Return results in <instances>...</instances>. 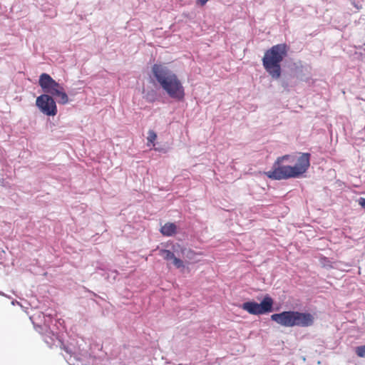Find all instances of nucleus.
<instances>
[{
  "label": "nucleus",
  "instance_id": "1",
  "mask_svg": "<svg viewBox=\"0 0 365 365\" xmlns=\"http://www.w3.org/2000/svg\"><path fill=\"white\" fill-rule=\"evenodd\" d=\"M311 155L308 153H300L294 166L284 165L282 163L289 160L292 163L295 156L285 155L277 158L273 164L272 170L265 172L264 175L272 180H280L295 178L305 173L310 166Z\"/></svg>",
  "mask_w": 365,
  "mask_h": 365
},
{
  "label": "nucleus",
  "instance_id": "2",
  "mask_svg": "<svg viewBox=\"0 0 365 365\" xmlns=\"http://www.w3.org/2000/svg\"><path fill=\"white\" fill-rule=\"evenodd\" d=\"M151 72L154 79L170 98L178 101L184 100L185 93L182 83L165 63H155Z\"/></svg>",
  "mask_w": 365,
  "mask_h": 365
},
{
  "label": "nucleus",
  "instance_id": "3",
  "mask_svg": "<svg viewBox=\"0 0 365 365\" xmlns=\"http://www.w3.org/2000/svg\"><path fill=\"white\" fill-rule=\"evenodd\" d=\"M289 46L279 43L267 49L262 59V66L272 79H279L282 74L281 63L287 57Z\"/></svg>",
  "mask_w": 365,
  "mask_h": 365
},
{
  "label": "nucleus",
  "instance_id": "4",
  "mask_svg": "<svg viewBox=\"0 0 365 365\" xmlns=\"http://www.w3.org/2000/svg\"><path fill=\"white\" fill-rule=\"evenodd\" d=\"M272 321L286 327H307L313 325L314 317L310 313L284 311L271 316Z\"/></svg>",
  "mask_w": 365,
  "mask_h": 365
},
{
  "label": "nucleus",
  "instance_id": "5",
  "mask_svg": "<svg viewBox=\"0 0 365 365\" xmlns=\"http://www.w3.org/2000/svg\"><path fill=\"white\" fill-rule=\"evenodd\" d=\"M273 299L268 295L265 296L261 303L247 302L242 304V309L250 314L259 315L270 312L272 309Z\"/></svg>",
  "mask_w": 365,
  "mask_h": 365
},
{
  "label": "nucleus",
  "instance_id": "6",
  "mask_svg": "<svg viewBox=\"0 0 365 365\" xmlns=\"http://www.w3.org/2000/svg\"><path fill=\"white\" fill-rule=\"evenodd\" d=\"M36 105L43 114H57L56 101L50 94H41L36 98Z\"/></svg>",
  "mask_w": 365,
  "mask_h": 365
},
{
  "label": "nucleus",
  "instance_id": "7",
  "mask_svg": "<svg viewBox=\"0 0 365 365\" xmlns=\"http://www.w3.org/2000/svg\"><path fill=\"white\" fill-rule=\"evenodd\" d=\"M38 85L44 92L43 94L50 95H52L61 86L59 83L46 73H43L39 76Z\"/></svg>",
  "mask_w": 365,
  "mask_h": 365
},
{
  "label": "nucleus",
  "instance_id": "8",
  "mask_svg": "<svg viewBox=\"0 0 365 365\" xmlns=\"http://www.w3.org/2000/svg\"><path fill=\"white\" fill-rule=\"evenodd\" d=\"M159 254L160 256L163 257L165 260H172L173 264L178 269L184 268V263L182 260L176 257L173 252L168 250L162 249L159 251Z\"/></svg>",
  "mask_w": 365,
  "mask_h": 365
},
{
  "label": "nucleus",
  "instance_id": "9",
  "mask_svg": "<svg viewBox=\"0 0 365 365\" xmlns=\"http://www.w3.org/2000/svg\"><path fill=\"white\" fill-rule=\"evenodd\" d=\"M53 98H56V101L60 104H66L68 102V97L63 86L61 85L55 92L52 94Z\"/></svg>",
  "mask_w": 365,
  "mask_h": 365
},
{
  "label": "nucleus",
  "instance_id": "10",
  "mask_svg": "<svg viewBox=\"0 0 365 365\" xmlns=\"http://www.w3.org/2000/svg\"><path fill=\"white\" fill-rule=\"evenodd\" d=\"M177 227L174 223L168 222L165 224L161 228L160 232L165 236H172L175 234Z\"/></svg>",
  "mask_w": 365,
  "mask_h": 365
},
{
  "label": "nucleus",
  "instance_id": "11",
  "mask_svg": "<svg viewBox=\"0 0 365 365\" xmlns=\"http://www.w3.org/2000/svg\"><path fill=\"white\" fill-rule=\"evenodd\" d=\"M157 138V135L156 133L153 131V130H149L148 131V137H147V140H148V145H150V144L154 146L155 145V140H156Z\"/></svg>",
  "mask_w": 365,
  "mask_h": 365
},
{
  "label": "nucleus",
  "instance_id": "12",
  "mask_svg": "<svg viewBox=\"0 0 365 365\" xmlns=\"http://www.w3.org/2000/svg\"><path fill=\"white\" fill-rule=\"evenodd\" d=\"M355 352L359 357H365V345L356 347Z\"/></svg>",
  "mask_w": 365,
  "mask_h": 365
},
{
  "label": "nucleus",
  "instance_id": "13",
  "mask_svg": "<svg viewBox=\"0 0 365 365\" xmlns=\"http://www.w3.org/2000/svg\"><path fill=\"white\" fill-rule=\"evenodd\" d=\"M197 255V252H195V251L192 250H188L187 252H186V257L189 259V260H193L195 262H196L197 261L195 260V257L196 255Z\"/></svg>",
  "mask_w": 365,
  "mask_h": 365
},
{
  "label": "nucleus",
  "instance_id": "14",
  "mask_svg": "<svg viewBox=\"0 0 365 365\" xmlns=\"http://www.w3.org/2000/svg\"><path fill=\"white\" fill-rule=\"evenodd\" d=\"M281 85L285 89L288 90L289 87L290 86L288 81L285 79V78H282L281 80Z\"/></svg>",
  "mask_w": 365,
  "mask_h": 365
},
{
  "label": "nucleus",
  "instance_id": "15",
  "mask_svg": "<svg viewBox=\"0 0 365 365\" xmlns=\"http://www.w3.org/2000/svg\"><path fill=\"white\" fill-rule=\"evenodd\" d=\"M359 204L360 206H361L363 208L365 209V198H364V197L359 198Z\"/></svg>",
  "mask_w": 365,
  "mask_h": 365
},
{
  "label": "nucleus",
  "instance_id": "16",
  "mask_svg": "<svg viewBox=\"0 0 365 365\" xmlns=\"http://www.w3.org/2000/svg\"><path fill=\"white\" fill-rule=\"evenodd\" d=\"M185 250V249H181L182 252H184Z\"/></svg>",
  "mask_w": 365,
  "mask_h": 365
}]
</instances>
